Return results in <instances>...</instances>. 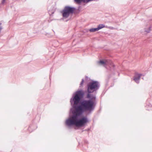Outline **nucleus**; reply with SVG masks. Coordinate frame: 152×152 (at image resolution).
Instances as JSON below:
<instances>
[{
    "label": "nucleus",
    "instance_id": "1",
    "mask_svg": "<svg viewBox=\"0 0 152 152\" xmlns=\"http://www.w3.org/2000/svg\"><path fill=\"white\" fill-rule=\"evenodd\" d=\"M94 102L91 100H84L82 101L78 107L75 106L72 111V115L71 114L66 120V125L70 126L74 125L77 127H81L84 126L88 121V118L85 117L81 118L82 112L86 111H91L93 109Z\"/></svg>",
    "mask_w": 152,
    "mask_h": 152
},
{
    "label": "nucleus",
    "instance_id": "2",
    "mask_svg": "<svg viewBox=\"0 0 152 152\" xmlns=\"http://www.w3.org/2000/svg\"><path fill=\"white\" fill-rule=\"evenodd\" d=\"M84 94L82 90H80L76 92L73 98L71 99L70 100L71 104L73 105L72 108L70 109L69 115L71 114L72 115V111L74 110L73 109L74 107H77L79 106L77 105L80 102V97H82Z\"/></svg>",
    "mask_w": 152,
    "mask_h": 152
},
{
    "label": "nucleus",
    "instance_id": "3",
    "mask_svg": "<svg viewBox=\"0 0 152 152\" xmlns=\"http://www.w3.org/2000/svg\"><path fill=\"white\" fill-rule=\"evenodd\" d=\"M99 83L96 81H94L89 83L87 85L88 92V93L93 92L99 89Z\"/></svg>",
    "mask_w": 152,
    "mask_h": 152
},
{
    "label": "nucleus",
    "instance_id": "4",
    "mask_svg": "<svg viewBox=\"0 0 152 152\" xmlns=\"http://www.w3.org/2000/svg\"><path fill=\"white\" fill-rule=\"evenodd\" d=\"M75 8L69 6L65 7L62 12L63 17L64 18H67L71 14H72L74 11Z\"/></svg>",
    "mask_w": 152,
    "mask_h": 152
},
{
    "label": "nucleus",
    "instance_id": "5",
    "mask_svg": "<svg viewBox=\"0 0 152 152\" xmlns=\"http://www.w3.org/2000/svg\"><path fill=\"white\" fill-rule=\"evenodd\" d=\"M110 63L108 61L106 60H100L97 62L98 65L105 66Z\"/></svg>",
    "mask_w": 152,
    "mask_h": 152
},
{
    "label": "nucleus",
    "instance_id": "6",
    "mask_svg": "<svg viewBox=\"0 0 152 152\" xmlns=\"http://www.w3.org/2000/svg\"><path fill=\"white\" fill-rule=\"evenodd\" d=\"M141 75L139 74H136L134 77V80L137 83H139V80Z\"/></svg>",
    "mask_w": 152,
    "mask_h": 152
},
{
    "label": "nucleus",
    "instance_id": "7",
    "mask_svg": "<svg viewBox=\"0 0 152 152\" xmlns=\"http://www.w3.org/2000/svg\"><path fill=\"white\" fill-rule=\"evenodd\" d=\"M89 93L88 94L87 96V97L89 99V100H91L93 101L94 102V104L95 103V101L96 99L95 96L92 94H90Z\"/></svg>",
    "mask_w": 152,
    "mask_h": 152
},
{
    "label": "nucleus",
    "instance_id": "8",
    "mask_svg": "<svg viewBox=\"0 0 152 152\" xmlns=\"http://www.w3.org/2000/svg\"><path fill=\"white\" fill-rule=\"evenodd\" d=\"M105 26L103 24H100V25H99L98 27L97 28V29L98 30H99V29L104 27Z\"/></svg>",
    "mask_w": 152,
    "mask_h": 152
},
{
    "label": "nucleus",
    "instance_id": "9",
    "mask_svg": "<svg viewBox=\"0 0 152 152\" xmlns=\"http://www.w3.org/2000/svg\"><path fill=\"white\" fill-rule=\"evenodd\" d=\"M89 30L91 32H94L98 31L97 28H91Z\"/></svg>",
    "mask_w": 152,
    "mask_h": 152
},
{
    "label": "nucleus",
    "instance_id": "10",
    "mask_svg": "<svg viewBox=\"0 0 152 152\" xmlns=\"http://www.w3.org/2000/svg\"><path fill=\"white\" fill-rule=\"evenodd\" d=\"M83 83H84V80H83V79H82V81L80 84V85L81 86H82L83 85Z\"/></svg>",
    "mask_w": 152,
    "mask_h": 152
},
{
    "label": "nucleus",
    "instance_id": "11",
    "mask_svg": "<svg viewBox=\"0 0 152 152\" xmlns=\"http://www.w3.org/2000/svg\"><path fill=\"white\" fill-rule=\"evenodd\" d=\"M5 1L6 0H2L1 2L2 4H4L5 3Z\"/></svg>",
    "mask_w": 152,
    "mask_h": 152
}]
</instances>
